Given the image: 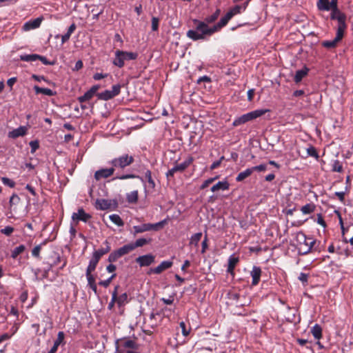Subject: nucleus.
<instances>
[{
	"label": "nucleus",
	"instance_id": "nucleus-42",
	"mask_svg": "<svg viewBox=\"0 0 353 353\" xmlns=\"http://www.w3.org/2000/svg\"><path fill=\"white\" fill-rule=\"evenodd\" d=\"M26 248L23 245H20L17 247H16L12 251V254H11V256L13 258V259H15L17 257L18 255H19L20 254H21L24 250H25Z\"/></svg>",
	"mask_w": 353,
	"mask_h": 353
},
{
	"label": "nucleus",
	"instance_id": "nucleus-25",
	"mask_svg": "<svg viewBox=\"0 0 353 353\" xmlns=\"http://www.w3.org/2000/svg\"><path fill=\"white\" fill-rule=\"evenodd\" d=\"M26 133V128L25 127L21 126L17 129L13 130L12 131L9 132V137L15 139L19 137H22L25 135Z\"/></svg>",
	"mask_w": 353,
	"mask_h": 353
},
{
	"label": "nucleus",
	"instance_id": "nucleus-1",
	"mask_svg": "<svg viewBox=\"0 0 353 353\" xmlns=\"http://www.w3.org/2000/svg\"><path fill=\"white\" fill-rule=\"evenodd\" d=\"M231 19V14L227 12L217 23L212 27H210L205 23L201 22L199 19H192V23L194 29L189 30L186 33V36L193 41L204 40L225 26Z\"/></svg>",
	"mask_w": 353,
	"mask_h": 353
},
{
	"label": "nucleus",
	"instance_id": "nucleus-9",
	"mask_svg": "<svg viewBox=\"0 0 353 353\" xmlns=\"http://www.w3.org/2000/svg\"><path fill=\"white\" fill-rule=\"evenodd\" d=\"M116 345L117 347H123L125 349H131V350H137L138 349V345L137 343L131 339L123 338L118 339L116 341Z\"/></svg>",
	"mask_w": 353,
	"mask_h": 353
},
{
	"label": "nucleus",
	"instance_id": "nucleus-23",
	"mask_svg": "<svg viewBox=\"0 0 353 353\" xmlns=\"http://www.w3.org/2000/svg\"><path fill=\"white\" fill-rule=\"evenodd\" d=\"M309 69L305 66L303 69L299 70L296 72L294 77V81L296 83H299L307 74Z\"/></svg>",
	"mask_w": 353,
	"mask_h": 353
},
{
	"label": "nucleus",
	"instance_id": "nucleus-60",
	"mask_svg": "<svg viewBox=\"0 0 353 353\" xmlns=\"http://www.w3.org/2000/svg\"><path fill=\"white\" fill-rule=\"evenodd\" d=\"M14 232V228L11 226H6L1 230V232L6 236H10Z\"/></svg>",
	"mask_w": 353,
	"mask_h": 353
},
{
	"label": "nucleus",
	"instance_id": "nucleus-2",
	"mask_svg": "<svg viewBox=\"0 0 353 353\" xmlns=\"http://www.w3.org/2000/svg\"><path fill=\"white\" fill-rule=\"evenodd\" d=\"M295 241L299 254L305 255L308 254L316 243L312 237H307L303 232H299L295 235Z\"/></svg>",
	"mask_w": 353,
	"mask_h": 353
},
{
	"label": "nucleus",
	"instance_id": "nucleus-29",
	"mask_svg": "<svg viewBox=\"0 0 353 353\" xmlns=\"http://www.w3.org/2000/svg\"><path fill=\"white\" fill-rule=\"evenodd\" d=\"M139 194L137 190H134L126 194V200L129 203H136L138 201Z\"/></svg>",
	"mask_w": 353,
	"mask_h": 353
},
{
	"label": "nucleus",
	"instance_id": "nucleus-27",
	"mask_svg": "<svg viewBox=\"0 0 353 353\" xmlns=\"http://www.w3.org/2000/svg\"><path fill=\"white\" fill-rule=\"evenodd\" d=\"M220 12V9H217L212 15L205 17L204 21H201V22L205 23L208 26V24L212 23L218 19Z\"/></svg>",
	"mask_w": 353,
	"mask_h": 353
},
{
	"label": "nucleus",
	"instance_id": "nucleus-49",
	"mask_svg": "<svg viewBox=\"0 0 353 353\" xmlns=\"http://www.w3.org/2000/svg\"><path fill=\"white\" fill-rule=\"evenodd\" d=\"M219 177V175L214 176V177H212V178H209L208 179H206L205 181H203V183L201 184L200 188L201 190H203V189H205L206 188H208L210 184L212 183L215 180H216Z\"/></svg>",
	"mask_w": 353,
	"mask_h": 353
},
{
	"label": "nucleus",
	"instance_id": "nucleus-19",
	"mask_svg": "<svg viewBox=\"0 0 353 353\" xmlns=\"http://www.w3.org/2000/svg\"><path fill=\"white\" fill-rule=\"evenodd\" d=\"M104 244L105 245V248H99V250H95L93 252V256H95L99 260H100L102 256H103L104 254H107L110 251L111 248L109 242L108 241H105L104 242Z\"/></svg>",
	"mask_w": 353,
	"mask_h": 353
},
{
	"label": "nucleus",
	"instance_id": "nucleus-48",
	"mask_svg": "<svg viewBox=\"0 0 353 353\" xmlns=\"http://www.w3.org/2000/svg\"><path fill=\"white\" fill-rule=\"evenodd\" d=\"M118 288L119 286H116L114 291L112 292V299H111V301L108 304V308L109 310H112L114 305V303L117 300V290H118Z\"/></svg>",
	"mask_w": 353,
	"mask_h": 353
},
{
	"label": "nucleus",
	"instance_id": "nucleus-62",
	"mask_svg": "<svg viewBox=\"0 0 353 353\" xmlns=\"http://www.w3.org/2000/svg\"><path fill=\"white\" fill-rule=\"evenodd\" d=\"M30 146L31 148V152L34 153L39 148V144L37 141H32L30 142Z\"/></svg>",
	"mask_w": 353,
	"mask_h": 353
},
{
	"label": "nucleus",
	"instance_id": "nucleus-31",
	"mask_svg": "<svg viewBox=\"0 0 353 353\" xmlns=\"http://www.w3.org/2000/svg\"><path fill=\"white\" fill-rule=\"evenodd\" d=\"M311 332L316 339H320L322 337V328L319 324H315L312 327Z\"/></svg>",
	"mask_w": 353,
	"mask_h": 353
},
{
	"label": "nucleus",
	"instance_id": "nucleus-6",
	"mask_svg": "<svg viewBox=\"0 0 353 353\" xmlns=\"http://www.w3.org/2000/svg\"><path fill=\"white\" fill-rule=\"evenodd\" d=\"M330 11V19L338 21L337 30L345 32L347 28L346 15L339 9L338 6L333 7Z\"/></svg>",
	"mask_w": 353,
	"mask_h": 353
},
{
	"label": "nucleus",
	"instance_id": "nucleus-63",
	"mask_svg": "<svg viewBox=\"0 0 353 353\" xmlns=\"http://www.w3.org/2000/svg\"><path fill=\"white\" fill-rule=\"evenodd\" d=\"M38 60H40L44 65H52L54 64V62L49 61L46 57L43 56L39 55Z\"/></svg>",
	"mask_w": 353,
	"mask_h": 353
},
{
	"label": "nucleus",
	"instance_id": "nucleus-41",
	"mask_svg": "<svg viewBox=\"0 0 353 353\" xmlns=\"http://www.w3.org/2000/svg\"><path fill=\"white\" fill-rule=\"evenodd\" d=\"M202 236L201 232H198L193 234L190 238V243L191 245H194L196 247L198 246L199 242L200 241Z\"/></svg>",
	"mask_w": 353,
	"mask_h": 353
},
{
	"label": "nucleus",
	"instance_id": "nucleus-33",
	"mask_svg": "<svg viewBox=\"0 0 353 353\" xmlns=\"http://www.w3.org/2000/svg\"><path fill=\"white\" fill-rule=\"evenodd\" d=\"M145 177L147 179V181L148 183L149 188L154 190L155 188L156 184L152 177V172L150 170H146V172H145Z\"/></svg>",
	"mask_w": 353,
	"mask_h": 353
},
{
	"label": "nucleus",
	"instance_id": "nucleus-52",
	"mask_svg": "<svg viewBox=\"0 0 353 353\" xmlns=\"http://www.w3.org/2000/svg\"><path fill=\"white\" fill-rule=\"evenodd\" d=\"M116 277V274H112L108 279L101 281L99 282V284L104 288H108L112 281Z\"/></svg>",
	"mask_w": 353,
	"mask_h": 353
},
{
	"label": "nucleus",
	"instance_id": "nucleus-45",
	"mask_svg": "<svg viewBox=\"0 0 353 353\" xmlns=\"http://www.w3.org/2000/svg\"><path fill=\"white\" fill-rule=\"evenodd\" d=\"M46 241H43L42 243L35 246L32 250V255L35 258H40V251L41 250V247L43 245H46Z\"/></svg>",
	"mask_w": 353,
	"mask_h": 353
},
{
	"label": "nucleus",
	"instance_id": "nucleus-3",
	"mask_svg": "<svg viewBox=\"0 0 353 353\" xmlns=\"http://www.w3.org/2000/svg\"><path fill=\"white\" fill-rule=\"evenodd\" d=\"M134 161V158L132 155L123 154L112 159L110 164L114 168L115 170H123L126 167L132 165Z\"/></svg>",
	"mask_w": 353,
	"mask_h": 353
},
{
	"label": "nucleus",
	"instance_id": "nucleus-43",
	"mask_svg": "<svg viewBox=\"0 0 353 353\" xmlns=\"http://www.w3.org/2000/svg\"><path fill=\"white\" fill-rule=\"evenodd\" d=\"M94 95V94H92V92L89 90L86 92H85V94L83 96L79 97L78 98V100L80 103H83L91 99Z\"/></svg>",
	"mask_w": 353,
	"mask_h": 353
},
{
	"label": "nucleus",
	"instance_id": "nucleus-64",
	"mask_svg": "<svg viewBox=\"0 0 353 353\" xmlns=\"http://www.w3.org/2000/svg\"><path fill=\"white\" fill-rule=\"evenodd\" d=\"M108 75V74L95 73L93 76V79L96 81H99L105 77H107Z\"/></svg>",
	"mask_w": 353,
	"mask_h": 353
},
{
	"label": "nucleus",
	"instance_id": "nucleus-53",
	"mask_svg": "<svg viewBox=\"0 0 353 353\" xmlns=\"http://www.w3.org/2000/svg\"><path fill=\"white\" fill-rule=\"evenodd\" d=\"M180 327L181 328L182 334L184 336H187L190 334V327L187 328L185 322L181 321L179 323Z\"/></svg>",
	"mask_w": 353,
	"mask_h": 353
},
{
	"label": "nucleus",
	"instance_id": "nucleus-11",
	"mask_svg": "<svg viewBox=\"0 0 353 353\" xmlns=\"http://www.w3.org/2000/svg\"><path fill=\"white\" fill-rule=\"evenodd\" d=\"M155 256L151 254L140 256L136 259V262L141 267L149 266L154 262Z\"/></svg>",
	"mask_w": 353,
	"mask_h": 353
},
{
	"label": "nucleus",
	"instance_id": "nucleus-16",
	"mask_svg": "<svg viewBox=\"0 0 353 353\" xmlns=\"http://www.w3.org/2000/svg\"><path fill=\"white\" fill-rule=\"evenodd\" d=\"M41 21L42 19L41 18L39 17L34 19V20L27 21L24 23L23 29L26 31H28L32 29L37 28L40 26Z\"/></svg>",
	"mask_w": 353,
	"mask_h": 353
},
{
	"label": "nucleus",
	"instance_id": "nucleus-4",
	"mask_svg": "<svg viewBox=\"0 0 353 353\" xmlns=\"http://www.w3.org/2000/svg\"><path fill=\"white\" fill-rule=\"evenodd\" d=\"M268 111V110L260 109L244 114L236 118L232 123V125L236 127L244 124L248 121H252L258 117L263 116L265 112Z\"/></svg>",
	"mask_w": 353,
	"mask_h": 353
},
{
	"label": "nucleus",
	"instance_id": "nucleus-55",
	"mask_svg": "<svg viewBox=\"0 0 353 353\" xmlns=\"http://www.w3.org/2000/svg\"><path fill=\"white\" fill-rule=\"evenodd\" d=\"M224 159H225V157H224V156H221L219 160L214 161V162L211 164V165H210V169L211 170H215L216 168H217L218 167H219V166H220V165L221 164V162H222Z\"/></svg>",
	"mask_w": 353,
	"mask_h": 353
},
{
	"label": "nucleus",
	"instance_id": "nucleus-47",
	"mask_svg": "<svg viewBox=\"0 0 353 353\" xmlns=\"http://www.w3.org/2000/svg\"><path fill=\"white\" fill-rule=\"evenodd\" d=\"M121 257V254L119 253V250H117L112 253L108 256V261L110 263L115 262L119 258Z\"/></svg>",
	"mask_w": 353,
	"mask_h": 353
},
{
	"label": "nucleus",
	"instance_id": "nucleus-37",
	"mask_svg": "<svg viewBox=\"0 0 353 353\" xmlns=\"http://www.w3.org/2000/svg\"><path fill=\"white\" fill-rule=\"evenodd\" d=\"M315 208L316 207L314 203H307L301 208V211L304 214H309L314 211Z\"/></svg>",
	"mask_w": 353,
	"mask_h": 353
},
{
	"label": "nucleus",
	"instance_id": "nucleus-10",
	"mask_svg": "<svg viewBox=\"0 0 353 353\" xmlns=\"http://www.w3.org/2000/svg\"><path fill=\"white\" fill-rule=\"evenodd\" d=\"M115 171L116 170H114V168L112 165L111 168H101L95 172L94 179L97 181H99L101 179H107L113 175Z\"/></svg>",
	"mask_w": 353,
	"mask_h": 353
},
{
	"label": "nucleus",
	"instance_id": "nucleus-13",
	"mask_svg": "<svg viewBox=\"0 0 353 353\" xmlns=\"http://www.w3.org/2000/svg\"><path fill=\"white\" fill-rule=\"evenodd\" d=\"M229 300L231 301V304H235L236 306H244L247 305L245 301L243 302L241 300V296L236 292H229L228 294Z\"/></svg>",
	"mask_w": 353,
	"mask_h": 353
},
{
	"label": "nucleus",
	"instance_id": "nucleus-54",
	"mask_svg": "<svg viewBox=\"0 0 353 353\" xmlns=\"http://www.w3.org/2000/svg\"><path fill=\"white\" fill-rule=\"evenodd\" d=\"M1 181L5 185H8L10 188H14L15 186V182L7 177H2Z\"/></svg>",
	"mask_w": 353,
	"mask_h": 353
},
{
	"label": "nucleus",
	"instance_id": "nucleus-36",
	"mask_svg": "<svg viewBox=\"0 0 353 353\" xmlns=\"http://www.w3.org/2000/svg\"><path fill=\"white\" fill-rule=\"evenodd\" d=\"M97 96L99 99L104 101H108L109 99L114 98L109 90H106L102 92L97 93Z\"/></svg>",
	"mask_w": 353,
	"mask_h": 353
},
{
	"label": "nucleus",
	"instance_id": "nucleus-50",
	"mask_svg": "<svg viewBox=\"0 0 353 353\" xmlns=\"http://www.w3.org/2000/svg\"><path fill=\"white\" fill-rule=\"evenodd\" d=\"M128 295L126 293H123L121 294L119 297L117 296V303L119 306L123 305L125 302H127Z\"/></svg>",
	"mask_w": 353,
	"mask_h": 353
},
{
	"label": "nucleus",
	"instance_id": "nucleus-38",
	"mask_svg": "<svg viewBox=\"0 0 353 353\" xmlns=\"http://www.w3.org/2000/svg\"><path fill=\"white\" fill-rule=\"evenodd\" d=\"M109 218L112 223L118 226H123L124 225V222L118 214H111L110 215Z\"/></svg>",
	"mask_w": 353,
	"mask_h": 353
},
{
	"label": "nucleus",
	"instance_id": "nucleus-15",
	"mask_svg": "<svg viewBox=\"0 0 353 353\" xmlns=\"http://www.w3.org/2000/svg\"><path fill=\"white\" fill-rule=\"evenodd\" d=\"M64 338L65 334L63 332L61 331L58 332L57 338L54 342L53 346L51 347L48 353H56L58 350L59 346L61 344H64Z\"/></svg>",
	"mask_w": 353,
	"mask_h": 353
},
{
	"label": "nucleus",
	"instance_id": "nucleus-61",
	"mask_svg": "<svg viewBox=\"0 0 353 353\" xmlns=\"http://www.w3.org/2000/svg\"><path fill=\"white\" fill-rule=\"evenodd\" d=\"M299 280L302 282L303 284H307L308 281V274L301 272L299 277Z\"/></svg>",
	"mask_w": 353,
	"mask_h": 353
},
{
	"label": "nucleus",
	"instance_id": "nucleus-59",
	"mask_svg": "<svg viewBox=\"0 0 353 353\" xmlns=\"http://www.w3.org/2000/svg\"><path fill=\"white\" fill-rule=\"evenodd\" d=\"M85 276L88 280V285L89 287L94 285L96 284L95 283V279L94 276L92 274V273H85Z\"/></svg>",
	"mask_w": 353,
	"mask_h": 353
},
{
	"label": "nucleus",
	"instance_id": "nucleus-14",
	"mask_svg": "<svg viewBox=\"0 0 353 353\" xmlns=\"http://www.w3.org/2000/svg\"><path fill=\"white\" fill-rule=\"evenodd\" d=\"M172 261H163L157 267L150 269V272L154 273L157 274H161L163 271L171 268L172 266Z\"/></svg>",
	"mask_w": 353,
	"mask_h": 353
},
{
	"label": "nucleus",
	"instance_id": "nucleus-28",
	"mask_svg": "<svg viewBox=\"0 0 353 353\" xmlns=\"http://www.w3.org/2000/svg\"><path fill=\"white\" fill-rule=\"evenodd\" d=\"M252 170L251 168H247L245 170L240 172L237 176L236 177V181L237 182L243 181L245 179L248 178L252 174Z\"/></svg>",
	"mask_w": 353,
	"mask_h": 353
},
{
	"label": "nucleus",
	"instance_id": "nucleus-40",
	"mask_svg": "<svg viewBox=\"0 0 353 353\" xmlns=\"http://www.w3.org/2000/svg\"><path fill=\"white\" fill-rule=\"evenodd\" d=\"M306 151L308 156L314 157L316 160H319V155L316 151V149L314 146L310 145L306 149Z\"/></svg>",
	"mask_w": 353,
	"mask_h": 353
},
{
	"label": "nucleus",
	"instance_id": "nucleus-26",
	"mask_svg": "<svg viewBox=\"0 0 353 353\" xmlns=\"http://www.w3.org/2000/svg\"><path fill=\"white\" fill-rule=\"evenodd\" d=\"M34 90L36 94H43L49 97L54 96L56 94V92L52 91L51 89L40 88L38 85H34Z\"/></svg>",
	"mask_w": 353,
	"mask_h": 353
},
{
	"label": "nucleus",
	"instance_id": "nucleus-56",
	"mask_svg": "<svg viewBox=\"0 0 353 353\" xmlns=\"http://www.w3.org/2000/svg\"><path fill=\"white\" fill-rule=\"evenodd\" d=\"M159 19L156 17L152 18V30L157 31L159 29Z\"/></svg>",
	"mask_w": 353,
	"mask_h": 353
},
{
	"label": "nucleus",
	"instance_id": "nucleus-34",
	"mask_svg": "<svg viewBox=\"0 0 353 353\" xmlns=\"http://www.w3.org/2000/svg\"><path fill=\"white\" fill-rule=\"evenodd\" d=\"M151 241V239H147L145 238L138 239L134 243H131L132 244L134 250L139 247H142L146 244L150 243Z\"/></svg>",
	"mask_w": 353,
	"mask_h": 353
},
{
	"label": "nucleus",
	"instance_id": "nucleus-17",
	"mask_svg": "<svg viewBox=\"0 0 353 353\" xmlns=\"http://www.w3.org/2000/svg\"><path fill=\"white\" fill-rule=\"evenodd\" d=\"M250 274L252 278V285H256L260 281L261 276V269L259 267L254 266L250 272Z\"/></svg>",
	"mask_w": 353,
	"mask_h": 353
},
{
	"label": "nucleus",
	"instance_id": "nucleus-35",
	"mask_svg": "<svg viewBox=\"0 0 353 353\" xmlns=\"http://www.w3.org/2000/svg\"><path fill=\"white\" fill-rule=\"evenodd\" d=\"M118 250L122 256L125 254L130 253L132 250H134V248H133L132 244L130 243L124 245L123 246L121 247L120 248L118 249Z\"/></svg>",
	"mask_w": 353,
	"mask_h": 353
},
{
	"label": "nucleus",
	"instance_id": "nucleus-8",
	"mask_svg": "<svg viewBox=\"0 0 353 353\" xmlns=\"http://www.w3.org/2000/svg\"><path fill=\"white\" fill-rule=\"evenodd\" d=\"M344 32H343V31L336 30V34L335 38L331 41L326 40V41H322V43H321L322 46H323L324 48H328V49L334 48L336 47L338 43L342 40V39L344 36Z\"/></svg>",
	"mask_w": 353,
	"mask_h": 353
},
{
	"label": "nucleus",
	"instance_id": "nucleus-57",
	"mask_svg": "<svg viewBox=\"0 0 353 353\" xmlns=\"http://www.w3.org/2000/svg\"><path fill=\"white\" fill-rule=\"evenodd\" d=\"M111 94H112L113 97L117 96L121 91V85L119 84L114 85L112 87V90H110Z\"/></svg>",
	"mask_w": 353,
	"mask_h": 353
},
{
	"label": "nucleus",
	"instance_id": "nucleus-21",
	"mask_svg": "<svg viewBox=\"0 0 353 353\" xmlns=\"http://www.w3.org/2000/svg\"><path fill=\"white\" fill-rule=\"evenodd\" d=\"M316 6L320 11H330L333 8L330 0H318Z\"/></svg>",
	"mask_w": 353,
	"mask_h": 353
},
{
	"label": "nucleus",
	"instance_id": "nucleus-7",
	"mask_svg": "<svg viewBox=\"0 0 353 353\" xmlns=\"http://www.w3.org/2000/svg\"><path fill=\"white\" fill-rule=\"evenodd\" d=\"M167 223V220L164 219L156 223H144L141 225H135L133 227L134 234L142 233L146 231L154 230L157 231L163 228Z\"/></svg>",
	"mask_w": 353,
	"mask_h": 353
},
{
	"label": "nucleus",
	"instance_id": "nucleus-5",
	"mask_svg": "<svg viewBox=\"0 0 353 353\" xmlns=\"http://www.w3.org/2000/svg\"><path fill=\"white\" fill-rule=\"evenodd\" d=\"M137 57L138 54L137 52L118 50L115 52V57L112 61V63L121 68L124 66L125 61L134 60Z\"/></svg>",
	"mask_w": 353,
	"mask_h": 353
},
{
	"label": "nucleus",
	"instance_id": "nucleus-12",
	"mask_svg": "<svg viewBox=\"0 0 353 353\" xmlns=\"http://www.w3.org/2000/svg\"><path fill=\"white\" fill-rule=\"evenodd\" d=\"M91 217V215L86 213L83 208H79L77 212H74L72 215L73 220L81 221L85 223L88 222Z\"/></svg>",
	"mask_w": 353,
	"mask_h": 353
},
{
	"label": "nucleus",
	"instance_id": "nucleus-22",
	"mask_svg": "<svg viewBox=\"0 0 353 353\" xmlns=\"http://www.w3.org/2000/svg\"><path fill=\"white\" fill-rule=\"evenodd\" d=\"M230 188V184L227 180L219 181L217 183L212 186L211 191L213 192L219 190H228Z\"/></svg>",
	"mask_w": 353,
	"mask_h": 353
},
{
	"label": "nucleus",
	"instance_id": "nucleus-20",
	"mask_svg": "<svg viewBox=\"0 0 353 353\" xmlns=\"http://www.w3.org/2000/svg\"><path fill=\"white\" fill-rule=\"evenodd\" d=\"M239 261V256H236L235 254H232L228 259V265L227 272L228 273L232 274L234 270L236 265V264Z\"/></svg>",
	"mask_w": 353,
	"mask_h": 353
},
{
	"label": "nucleus",
	"instance_id": "nucleus-44",
	"mask_svg": "<svg viewBox=\"0 0 353 353\" xmlns=\"http://www.w3.org/2000/svg\"><path fill=\"white\" fill-rule=\"evenodd\" d=\"M343 166L339 160H334L332 165V171L336 172H343Z\"/></svg>",
	"mask_w": 353,
	"mask_h": 353
},
{
	"label": "nucleus",
	"instance_id": "nucleus-32",
	"mask_svg": "<svg viewBox=\"0 0 353 353\" xmlns=\"http://www.w3.org/2000/svg\"><path fill=\"white\" fill-rule=\"evenodd\" d=\"M139 179L142 182H144V180L142 177H141L138 175L134 174H122V175H117L113 179L125 180V179Z\"/></svg>",
	"mask_w": 353,
	"mask_h": 353
},
{
	"label": "nucleus",
	"instance_id": "nucleus-51",
	"mask_svg": "<svg viewBox=\"0 0 353 353\" xmlns=\"http://www.w3.org/2000/svg\"><path fill=\"white\" fill-rule=\"evenodd\" d=\"M242 6L240 5H236L232 8L228 12L231 14V17L232 18L234 15L240 14Z\"/></svg>",
	"mask_w": 353,
	"mask_h": 353
},
{
	"label": "nucleus",
	"instance_id": "nucleus-46",
	"mask_svg": "<svg viewBox=\"0 0 353 353\" xmlns=\"http://www.w3.org/2000/svg\"><path fill=\"white\" fill-rule=\"evenodd\" d=\"M20 198L17 194H13L9 201L10 208L12 209L14 205H17L20 202Z\"/></svg>",
	"mask_w": 353,
	"mask_h": 353
},
{
	"label": "nucleus",
	"instance_id": "nucleus-39",
	"mask_svg": "<svg viewBox=\"0 0 353 353\" xmlns=\"http://www.w3.org/2000/svg\"><path fill=\"white\" fill-rule=\"evenodd\" d=\"M39 54H24L21 56V60L27 62H32L38 60Z\"/></svg>",
	"mask_w": 353,
	"mask_h": 353
},
{
	"label": "nucleus",
	"instance_id": "nucleus-30",
	"mask_svg": "<svg viewBox=\"0 0 353 353\" xmlns=\"http://www.w3.org/2000/svg\"><path fill=\"white\" fill-rule=\"evenodd\" d=\"M99 260L92 255V258L90 259L88 266L86 269L85 273H92L97 268V265Z\"/></svg>",
	"mask_w": 353,
	"mask_h": 353
},
{
	"label": "nucleus",
	"instance_id": "nucleus-24",
	"mask_svg": "<svg viewBox=\"0 0 353 353\" xmlns=\"http://www.w3.org/2000/svg\"><path fill=\"white\" fill-rule=\"evenodd\" d=\"M110 201L106 199H97L96 201V208L101 210H108L110 208Z\"/></svg>",
	"mask_w": 353,
	"mask_h": 353
},
{
	"label": "nucleus",
	"instance_id": "nucleus-58",
	"mask_svg": "<svg viewBox=\"0 0 353 353\" xmlns=\"http://www.w3.org/2000/svg\"><path fill=\"white\" fill-rule=\"evenodd\" d=\"M268 168V166L266 164H260L259 165L253 166L251 168L252 172L254 171L257 172H263L265 171Z\"/></svg>",
	"mask_w": 353,
	"mask_h": 353
},
{
	"label": "nucleus",
	"instance_id": "nucleus-18",
	"mask_svg": "<svg viewBox=\"0 0 353 353\" xmlns=\"http://www.w3.org/2000/svg\"><path fill=\"white\" fill-rule=\"evenodd\" d=\"M194 159L192 157H189L183 163L175 165L173 168L175 171L182 172H183L190 165V164L193 162Z\"/></svg>",
	"mask_w": 353,
	"mask_h": 353
}]
</instances>
